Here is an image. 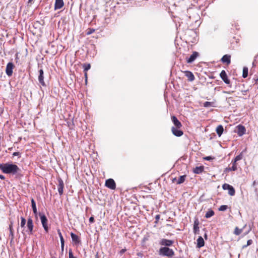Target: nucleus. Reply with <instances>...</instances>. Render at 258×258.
<instances>
[{
  "label": "nucleus",
  "instance_id": "obj_1",
  "mask_svg": "<svg viewBox=\"0 0 258 258\" xmlns=\"http://www.w3.org/2000/svg\"><path fill=\"white\" fill-rule=\"evenodd\" d=\"M0 169L5 174L15 175L20 171L18 166L14 164L6 163L0 164Z\"/></svg>",
  "mask_w": 258,
  "mask_h": 258
},
{
  "label": "nucleus",
  "instance_id": "obj_2",
  "mask_svg": "<svg viewBox=\"0 0 258 258\" xmlns=\"http://www.w3.org/2000/svg\"><path fill=\"white\" fill-rule=\"evenodd\" d=\"M160 255L167 256L169 258H171L174 255V252L173 249L168 247H162L158 251Z\"/></svg>",
  "mask_w": 258,
  "mask_h": 258
},
{
  "label": "nucleus",
  "instance_id": "obj_3",
  "mask_svg": "<svg viewBox=\"0 0 258 258\" xmlns=\"http://www.w3.org/2000/svg\"><path fill=\"white\" fill-rule=\"evenodd\" d=\"M39 215L40 216V218L41 220V222L42 225V226L45 230V231L47 233L48 231V226L47 225L48 220L44 214L41 213H39Z\"/></svg>",
  "mask_w": 258,
  "mask_h": 258
},
{
  "label": "nucleus",
  "instance_id": "obj_4",
  "mask_svg": "<svg viewBox=\"0 0 258 258\" xmlns=\"http://www.w3.org/2000/svg\"><path fill=\"white\" fill-rule=\"evenodd\" d=\"M27 229L26 230V232H27L29 235L32 234L33 233L34 225L33 220L30 217L28 219L27 222Z\"/></svg>",
  "mask_w": 258,
  "mask_h": 258
},
{
  "label": "nucleus",
  "instance_id": "obj_5",
  "mask_svg": "<svg viewBox=\"0 0 258 258\" xmlns=\"http://www.w3.org/2000/svg\"><path fill=\"white\" fill-rule=\"evenodd\" d=\"M222 188L224 190H228V194L230 196H233L235 195V191L232 185L227 183H224L222 185Z\"/></svg>",
  "mask_w": 258,
  "mask_h": 258
},
{
  "label": "nucleus",
  "instance_id": "obj_6",
  "mask_svg": "<svg viewBox=\"0 0 258 258\" xmlns=\"http://www.w3.org/2000/svg\"><path fill=\"white\" fill-rule=\"evenodd\" d=\"M174 243V241L172 240L167 239L165 238L161 239L159 241V244L164 247H168L171 246Z\"/></svg>",
  "mask_w": 258,
  "mask_h": 258
},
{
  "label": "nucleus",
  "instance_id": "obj_7",
  "mask_svg": "<svg viewBox=\"0 0 258 258\" xmlns=\"http://www.w3.org/2000/svg\"><path fill=\"white\" fill-rule=\"evenodd\" d=\"M105 186L111 189H115L116 188L115 182L112 178H109L106 180Z\"/></svg>",
  "mask_w": 258,
  "mask_h": 258
},
{
  "label": "nucleus",
  "instance_id": "obj_8",
  "mask_svg": "<svg viewBox=\"0 0 258 258\" xmlns=\"http://www.w3.org/2000/svg\"><path fill=\"white\" fill-rule=\"evenodd\" d=\"M14 69V64L12 62H9L6 67V74L10 77L13 74V70Z\"/></svg>",
  "mask_w": 258,
  "mask_h": 258
},
{
  "label": "nucleus",
  "instance_id": "obj_9",
  "mask_svg": "<svg viewBox=\"0 0 258 258\" xmlns=\"http://www.w3.org/2000/svg\"><path fill=\"white\" fill-rule=\"evenodd\" d=\"M58 184V191L60 196H61L63 192V187H64V183L63 180L61 178H59L57 179Z\"/></svg>",
  "mask_w": 258,
  "mask_h": 258
},
{
  "label": "nucleus",
  "instance_id": "obj_10",
  "mask_svg": "<svg viewBox=\"0 0 258 258\" xmlns=\"http://www.w3.org/2000/svg\"><path fill=\"white\" fill-rule=\"evenodd\" d=\"M220 76L222 80L224 82V83L226 84H230V81L227 77V75L226 74V72L224 70H222L220 74Z\"/></svg>",
  "mask_w": 258,
  "mask_h": 258
},
{
  "label": "nucleus",
  "instance_id": "obj_11",
  "mask_svg": "<svg viewBox=\"0 0 258 258\" xmlns=\"http://www.w3.org/2000/svg\"><path fill=\"white\" fill-rule=\"evenodd\" d=\"M199 54L197 51L193 52L192 54L189 56V57L187 58L186 61L187 63H192L193 61L195 60V59L198 57Z\"/></svg>",
  "mask_w": 258,
  "mask_h": 258
},
{
  "label": "nucleus",
  "instance_id": "obj_12",
  "mask_svg": "<svg viewBox=\"0 0 258 258\" xmlns=\"http://www.w3.org/2000/svg\"><path fill=\"white\" fill-rule=\"evenodd\" d=\"M39 75L38 76V81L43 86H46V84L44 81V72L42 69L39 71Z\"/></svg>",
  "mask_w": 258,
  "mask_h": 258
},
{
  "label": "nucleus",
  "instance_id": "obj_13",
  "mask_svg": "<svg viewBox=\"0 0 258 258\" xmlns=\"http://www.w3.org/2000/svg\"><path fill=\"white\" fill-rule=\"evenodd\" d=\"M237 131L236 133L239 136H242L245 133V128L242 125H238L237 126Z\"/></svg>",
  "mask_w": 258,
  "mask_h": 258
},
{
  "label": "nucleus",
  "instance_id": "obj_14",
  "mask_svg": "<svg viewBox=\"0 0 258 258\" xmlns=\"http://www.w3.org/2000/svg\"><path fill=\"white\" fill-rule=\"evenodd\" d=\"M179 128H177L173 126L171 128L172 132L173 134L176 137H180L183 135V132L180 130H178Z\"/></svg>",
  "mask_w": 258,
  "mask_h": 258
},
{
  "label": "nucleus",
  "instance_id": "obj_15",
  "mask_svg": "<svg viewBox=\"0 0 258 258\" xmlns=\"http://www.w3.org/2000/svg\"><path fill=\"white\" fill-rule=\"evenodd\" d=\"M171 120L173 123H174L175 127L180 128L182 126L181 122L178 120L176 116H172L171 117Z\"/></svg>",
  "mask_w": 258,
  "mask_h": 258
},
{
  "label": "nucleus",
  "instance_id": "obj_16",
  "mask_svg": "<svg viewBox=\"0 0 258 258\" xmlns=\"http://www.w3.org/2000/svg\"><path fill=\"white\" fill-rule=\"evenodd\" d=\"M63 5L64 3L63 0H55L54 9L55 10L60 9L63 6Z\"/></svg>",
  "mask_w": 258,
  "mask_h": 258
},
{
  "label": "nucleus",
  "instance_id": "obj_17",
  "mask_svg": "<svg viewBox=\"0 0 258 258\" xmlns=\"http://www.w3.org/2000/svg\"><path fill=\"white\" fill-rule=\"evenodd\" d=\"M184 74L185 76L188 78V81L190 82L193 81L195 79L193 73L190 71H185Z\"/></svg>",
  "mask_w": 258,
  "mask_h": 258
},
{
  "label": "nucleus",
  "instance_id": "obj_18",
  "mask_svg": "<svg viewBox=\"0 0 258 258\" xmlns=\"http://www.w3.org/2000/svg\"><path fill=\"white\" fill-rule=\"evenodd\" d=\"M231 56L229 55L225 54L221 58V61L224 63L229 64L231 62Z\"/></svg>",
  "mask_w": 258,
  "mask_h": 258
},
{
  "label": "nucleus",
  "instance_id": "obj_19",
  "mask_svg": "<svg viewBox=\"0 0 258 258\" xmlns=\"http://www.w3.org/2000/svg\"><path fill=\"white\" fill-rule=\"evenodd\" d=\"M71 236L73 241H74L76 244H79L80 242L79 237L76 234L71 232Z\"/></svg>",
  "mask_w": 258,
  "mask_h": 258
},
{
  "label": "nucleus",
  "instance_id": "obj_20",
  "mask_svg": "<svg viewBox=\"0 0 258 258\" xmlns=\"http://www.w3.org/2000/svg\"><path fill=\"white\" fill-rule=\"evenodd\" d=\"M13 222L11 221L10 224L9 225V230H10V235L9 236L11 237V241H12L14 238V230L13 228Z\"/></svg>",
  "mask_w": 258,
  "mask_h": 258
},
{
  "label": "nucleus",
  "instance_id": "obj_21",
  "mask_svg": "<svg viewBox=\"0 0 258 258\" xmlns=\"http://www.w3.org/2000/svg\"><path fill=\"white\" fill-rule=\"evenodd\" d=\"M205 242L204 239L202 236H200L197 239V247L201 248L204 246Z\"/></svg>",
  "mask_w": 258,
  "mask_h": 258
},
{
  "label": "nucleus",
  "instance_id": "obj_22",
  "mask_svg": "<svg viewBox=\"0 0 258 258\" xmlns=\"http://www.w3.org/2000/svg\"><path fill=\"white\" fill-rule=\"evenodd\" d=\"M204 170V167L203 166H200L198 167H196L194 169V172L196 174H200Z\"/></svg>",
  "mask_w": 258,
  "mask_h": 258
},
{
  "label": "nucleus",
  "instance_id": "obj_23",
  "mask_svg": "<svg viewBox=\"0 0 258 258\" xmlns=\"http://www.w3.org/2000/svg\"><path fill=\"white\" fill-rule=\"evenodd\" d=\"M224 129L222 125H219L216 128V133L219 137H220L223 134Z\"/></svg>",
  "mask_w": 258,
  "mask_h": 258
},
{
  "label": "nucleus",
  "instance_id": "obj_24",
  "mask_svg": "<svg viewBox=\"0 0 258 258\" xmlns=\"http://www.w3.org/2000/svg\"><path fill=\"white\" fill-rule=\"evenodd\" d=\"M31 202L33 213L36 215L37 214V211L35 202L33 199H32Z\"/></svg>",
  "mask_w": 258,
  "mask_h": 258
},
{
  "label": "nucleus",
  "instance_id": "obj_25",
  "mask_svg": "<svg viewBox=\"0 0 258 258\" xmlns=\"http://www.w3.org/2000/svg\"><path fill=\"white\" fill-rule=\"evenodd\" d=\"M186 175H182L180 176L179 178V179L177 181V184H180L181 183H182L185 180Z\"/></svg>",
  "mask_w": 258,
  "mask_h": 258
},
{
  "label": "nucleus",
  "instance_id": "obj_26",
  "mask_svg": "<svg viewBox=\"0 0 258 258\" xmlns=\"http://www.w3.org/2000/svg\"><path fill=\"white\" fill-rule=\"evenodd\" d=\"M214 215V212L212 210H209L206 213L205 217L206 218H209L213 216Z\"/></svg>",
  "mask_w": 258,
  "mask_h": 258
},
{
  "label": "nucleus",
  "instance_id": "obj_27",
  "mask_svg": "<svg viewBox=\"0 0 258 258\" xmlns=\"http://www.w3.org/2000/svg\"><path fill=\"white\" fill-rule=\"evenodd\" d=\"M248 76V68L247 67H244L243 69L242 77L246 78Z\"/></svg>",
  "mask_w": 258,
  "mask_h": 258
},
{
  "label": "nucleus",
  "instance_id": "obj_28",
  "mask_svg": "<svg viewBox=\"0 0 258 258\" xmlns=\"http://www.w3.org/2000/svg\"><path fill=\"white\" fill-rule=\"evenodd\" d=\"M242 231V229H239L238 227H236L234 229V233L236 235H239V234H241Z\"/></svg>",
  "mask_w": 258,
  "mask_h": 258
},
{
  "label": "nucleus",
  "instance_id": "obj_29",
  "mask_svg": "<svg viewBox=\"0 0 258 258\" xmlns=\"http://www.w3.org/2000/svg\"><path fill=\"white\" fill-rule=\"evenodd\" d=\"M213 104H214L213 102L206 101L204 103L203 106L205 107H209L210 106H214Z\"/></svg>",
  "mask_w": 258,
  "mask_h": 258
},
{
  "label": "nucleus",
  "instance_id": "obj_30",
  "mask_svg": "<svg viewBox=\"0 0 258 258\" xmlns=\"http://www.w3.org/2000/svg\"><path fill=\"white\" fill-rule=\"evenodd\" d=\"M83 67H84V71L87 72L90 69L91 65L89 63H85L83 65Z\"/></svg>",
  "mask_w": 258,
  "mask_h": 258
},
{
  "label": "nucleus",
  "instance_id": "obj_31",
  "mask_svg": "<svg viewBox=\"0 0 258 258\" xmlns=\"http://www.w3.org/2000/svg\"><path fill=\"white\" fill-rule=\"evenodd\" d=\"M198 225H199V222L195 221V223H194V231L195 233H196L197 231L198 230H199V228Z\"/></svg>",
  "mask_w": 258,
  "mask_h": 258
},
{
  "label": "nucleus",
  "instance_id": "obj_32",
  "mask_svg": "<svg viewBox=\"0 0 258 258\" xmlns=\"http://www.w3.org/2000/svg\"><path fill=\"white\" fill-rule=\"evenodd\" d=\"M231 163L232 164V166L231 167V169L232 171H236L237 170V165H236V162H234V161L232 160L231 162Z\"/></svg>",
  "mask_w": 258,
  "mask_h": 258
},
{
  "label": "nucleus",
  "instance_id": "obj_33",
  "mask_svg": "<svg viewBox=\"0 0 258 258\" xmlns=\"http://www.w3.org/2000/svg\"><path fill=\"white\" fill-rule=\"evenodd\" d=\"M242 158V153H240L239 155L236 156V157L233 160L234 161V162H237L238 161H239L241 160Z\"/></svg>",
  "mask_w": 258,
  "mask_h": 258
},
{
  "label": "nucleus",
  "instance_id": "obj_34",
  "mask_svg": "<svg viewBox=\"0 0 258 258\" xmlns=\"http://www.w3.org/2000/svg\"><path fill=\"white\" fill-rule=\"evenodd\" d=\"M21 224H20L21 227H24L26 224V219L24 217H21Z\"/></svg>",
  "mask_w": 258,
  "mask_h": 258
},
{
  "label": "nucleus",
  "instance_id": "obj_35",
  "mask_svg": "<svg viewBox=\"0 0 258 258\" xmlns=\"http://www.w3.org/2000/svg\"><path fill=\"white\" fill-rule=\"evenodd\" d=\"M227 209L228 206L227 205H222L219 207V210L220 211H224L226 210Z\"/></svg>",
  "mask_w": 258,
  "mask_h": 258
},
{
  "label": "nucleus",
  "instance_id": "obj_36",
  "mask_svg": "<svg viewBox=\"0 0 258 258\" xmlns=\"http://www.w3.org/2000/svg\"><path fill=\"white\" fill-rule=\"evenodd\" d=\"M60 242H61V250L63 251V248H64V240L63 237H60Z\"/></svg>",
  "mask_w": 258,
  "mask_h": 258
},
{
  "label": "nucleus",
  "instance_id": "obj_37",
  "mask_svg": "<svg viewBox=\"0 0 258 258\" xmlns=\"http://www.w3.org/2000/svg\"><path fill=\"white\" fill-rule=\"evenodd\" d=\"M60 242H61V250L63 251V248H64V240L63 237H60Z\"/></svg>",
  "mask_w": 258,
  "mask_h": 258
},
{
  "label": "nucleus",
  "instance_id": "obj_38",
  "mask_svg": "<svg viewBox=\"0 0 258 258\" xmlns=\"http://www.w3.org/2000/svg\"><path fill=\"white\" fill-rule=\"evenodd\" d=\"M252 240L251 239H249V240H247V244L246 245H243L242 248L244 249V248H246L247 246L251 245L252 244Z\"/></svg>",
  "mask_w": 258,
  "mask_h": 258
},
{
  "label": "nucleus",
  "instance_id": "obj_39",
  "mask_svg": "<svg viewBox=\"0 0 258 258\" xmlns=\"http://www.w3.org/2000/svg\"><path fill=\"white\" fill-rule=\"evenodd\" d=\"M69 258H76L73 255V252L71 249H70L69 252Z\"/></svg>",
  "mask_w": 258,
  "mask_h": 258
},
{
  "label": "nucleus",
  "instance_id": "obj_40",
  "mask_svg": "<svg viewBox=\"0 0 258 258\" xmlns=\"http://www.w3.org/2000/svg\"><path fill=\"white\" fill-rule=\"evenodd\" d=\"M160 218V215H156V216H155V220H156V221L155 222V223H157L158 222V221H159Z\"/></svg>",
  "mask_w": 258,
  "mask_h": 258
},
{
  "label": "nucleus",
  "instance_id": "obj_41",
  "mask_svg": "<svg viewBox=\"0 0 258 258\" xmlns=\"http://www.w3.org/2000/svg\"><path fill=\"white\" fill-rule=\"evenodd\" d=\"M95 31V30L93 29H90L87 33V35H90L93 33Z\"/></svg>",
  "mask_w": 258,
  "mask_h": 258
},
{
  "label": "nucleus",
  "instance_id": "obj_42",
  "mask_svg": "<svg viewBox=\"0 0 258 258\" xmlns=\"http://www.w3.org/2000/svg\"><path fill=\"white\" fill-rule=\"evenodd\" d=\"M213 159H214V158L211 157V156H207V157L204 158L205 160H208V161H210V160H212Z\"/></svg>",
  "mask_w": 258,
  "mask_h": 258
},
{
  "label": "nucleus",
  "instance_id": "obj_43",
  "mask_svg": "<svg viewBox=\"0 0 258 258\" xmlns=\"http://www.w3.org/2000/svg\"><path fill=\"white\" fill-rule=\"evenodd\" d=\"M89 222H90V223H93V222H94V217H90V218H89Z\"/></svg>",
  "mask_w": 258,
  "mask_h": 258
},
{
  "label": "nucleus",
  "instance_id": "obj_44",
  "mask_svg": "<svg viewBox=\"0 0 258 258\" xmlns=\"http://www.w3.org/2000/svg\"><path fill=\"white\" fill-rule=\"evenodd\" d=\"M57 233H58V234L59 236V238L61 237H63L62 235V234L60 232V230L59 229H57Z\"/></svg>",
  "mask_w": 258,
  "mask_h": 258
},
{
  "label": "nucleus",
  "instance_id": "obj_45",
  "mask_svg": "<svg viewBox=\"0 0 258 258\" xmlns=\"http://www.w3.org/2000/svg\"><path fill=\"white\" fill-rule=\"evenodd\" d=\"M19 155H20V153L18 152H14L13 153V156H19Z\"/></svg>",
  "mask_w": 258,
  "mask_h": 258
},
{
  "label": "nucleus",
  "instance_id": "obj_46",
  "mask_svg": "<svg viewBox=\"0 0 258 258\" xmlns=\"http://www.w3.org/2000/svg\"><path fill=\"white\" fill-rule=\"evenodd\" d=\"M232 170L231 169V167H227L225 169V171H231Z\"/></svg>",
  "mask_w": 258,
  "mask_h": 258
},
{
  "label": "nucleus",
  "instance_id": "obj_47",
  "mask_svg": "<svg viewBox=\"0 0 258 258\" xmlns=\"http://www.w3.org/2000/svg\"><path fill=\"white\" fill-rule=\"evenodd\" d=\"M126 249H122L120 251V254H123L125 251H126Z\"/></svg>",
  "mask_w": 258,
  "mask_h": 258
},
{
  "label": "nucleus",
  "instance_id": "obj_48",
  "mask_svg": "<svg viewBox=\"0 0 258 258\" xmlns=\"http://www.w3.org/2000/svg\"><path fill=\"white\" fill-rule=\"evenodd\" d=\"M0 179H2V180H4L5 179V176L2 174H0Z\"/></svg>",
  "mask_w": 258,
  "mask_h": 258
},
{
  "label": "nucleus",
  "instance_id": "obj_49",
  "mask_svg": "<svg viewBox=\"0 0 258 258\" xmlns=\"http://www.w3.org/2000/svg\"><path fill=\"white\" fill-rule=\"evenodd\" d=\"M85 78H86V82H87V74L86 72H85Z\"/></svg>",
  "mask_w": 258,
  "mask_h": 258
},
{
  "label": "nucleus",
  "instance_id": "obj_50",
  "mask_svg": "<svg viewBox=\"0 0 258 258\" xmlns=\"http://www.w3.org/2000/svg\"><path fill=\"white\" fill-rule=\"evenodd\" d=\"M177 180H178V179H177L176 178H174L173 179L172 181H173V182H175V181L177 182Z\"/></svg>",
  "mask_w": 258,
  "mask_h": 258
},
{
  "label": "nucleus",
  "instance_id": "obj_51",
  "mask_svg": "<svg viewBox=\"0 0 258 258\" xmlns=\"http://www.w3.org/2000/svg\"><path fill=\"white\" fill-rule=\"evenodd\" d=\"M95 258H99L98 255V253H96V254L95 255Z\"/></svg>",
  "mask_w": 258,
  "mask_h": 258
},
{
  "label": "nucleus",
  "instance_id": "obj_52",
  "mask_svg": "<svg viewBox=\"0 0 258 258\" xmlns=\"http://www.w3.org/2000/svg\"><path fill=\"white\" fill-rule=\"evenodd\" d=\"M51 258H55L54 256H51Z\"/></svg>",
  "mask_w": 258,
  "mask_h": 258
},
{
  "label": "nucleus",
  "instance_id": "obj_53",
  "mask_svg": "<svg viewBox=\"0 0 258 258\" xmlns=\"http://www.w3.org/2000/svg\"><path fill=\"white\" fill-rule=\"evenodd\" d=\"M22 233H23L24 235L25 234V233H24V232L23 231H22Z\"/></svg>",
  "mask_w": 258,
  "mask_h": 258
},
{
  "label": "nucleus",
  "instance_id": "obj_54",
  "mask_svg": "<svg viewBox=\"0 0 258 258\" xmlns=\"http://www.w3.org/2000/svg\"><path fill=\"white\" fill-rule=\"evenodd\" d=\"M205 237H207V235H206V234L205 235Z\"/></svg>",
  "mask_w": 258,
  "mask_h": 258
}]
</instances>
